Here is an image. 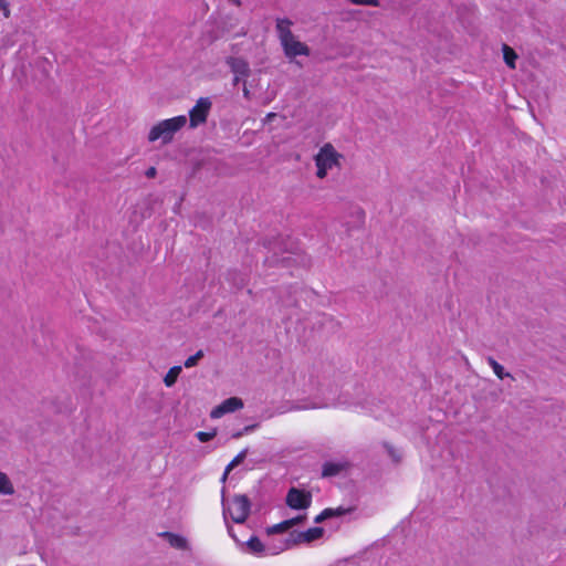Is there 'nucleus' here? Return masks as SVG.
Instances as JSON below:
<instances>
[{
  "instance_id": "6e6552de",
  "label": "nucleus",
  "mask_w": 566,
  "mask_h": 566,
  "mask_svg": "<svg viewBox=\"0 0 566 566\" xmlns=\"http://www.w3.org/2000/svg\"><path fill=\"white\" fill-rule=\"evenodd\" d=\"M233 503L237 505L238 515H231V520L235 524H243L248 520L251 513L252 503L248 495L235 494L233 496Z\"/></svg>"
},
{
  "instance_id": "2eb2a0df",
  "label": "nucleus",
  "mask_w": 566,
  "mask_h": 566,
  "mask_svg": "<svg viewBox=\"0 0 566 566\" xmlns=\"http://www.w3.org/2000/svg\"><path fill=\"white\" fill-rule=\"evenodd\" d=\"M293 541L292 534H290L289 537L280 539L277 543H274L270 546H266L268 553L266 555H277L286 549L292 548L295 545V542Z\"/></svg>"
},
{
  "instance_id": "e433bc0d",
  "label": "nucleus",
  "mask_w": 566,
  "mask_h": 566,
  "mask_svg": "<svg viewBox=\"0 0 566 566\" xmlns=\"http://www.w3.org/2000/svg\"><path fill=\"white\" fill-rule=\"evenodd\" d=\"M85 358H86V356H84V355H81V356H80V359H81V360H84Z\"/></svg>"
},
{
  "instance_id": "7ed1b4c3",
  "label": "nucleus",
  "mask_w": 566,
  "mask_h": 566,
  "mask_svg": "<svg viewBox=\"0 0 566 566\" xmlns=\"http://www.w3.org/2000/svg\"><path fill=\"white\" fill-rule=\"evenodd\" d=\"M342 158L343 155L339 154L332 144L327 143L322 146L314 158L317 167L316 176L319 179L325 178L328 170L340 166L339 160Z\"/></svg>"
},
{
  "instance_id": "1a4fd4ad",
  "label": "nucleus",
  "mask_w": 566,
  "mask_h": 566,
  "mask_svg": "<svg viewBox=\"0 0 566 566\" xmlns=\"http://www.w3.org/2000/svg\"><path fill=\"white\" fill-rule=\"evenodd\" d=\"M306 521H307V515L305 513L298 514L294 517L284 520L277 524L268 526L265 532L269 536L275 535V534H281L295 525H304L306 523Z\"/></svg>"
},
{
  "instance_id": "9d476101",
  "label": "nucleus",
  "mask_w": 566,
  "mask_h": 566,
  "mask_svg": "<svg viewBox=\"0 0 566 566\" xmlns=\"http://www.w3.org/2000/svg\"><path fill=\"white\" fill-rule=\"evenodd\" d=\"M227 64L235 75L234 84H237L241 78L248 77L250 74L249 64L242 57L230 56L227 59Z\"/></svg>"
},
{
  "instance_id": "dca6fc26",
  "label": "nucleus",
  "mask_w": 566,
  "mask_h": 566,
  "mask_svg": "<svg viewBox=\"0 0 566 566\" xmlns=\"http://www.w3.org/2000/svg\"><path fill=\"white\" fill-rule=\"evenodd\" d=\"M14 486L7 473L0 471V495H13Z\"/></svg>"
},
{
  "instance_id": "f03ea898",
  "label": "nucleus",
  "mask_w": 566,
  "mask_h": 566,
  "mask_svg": "<svg viewBox=\"0 0 566 566\" xmlns=\"http://www.w3.org/2000/svg\"><path fill=\"white\" fill-rule=\"evenodd\" d=\"M186 124L187 118L185 115L160 120L149 130L148 140L153 143L161 139L163 144H168L172 140L174 135L185 127Z\"/></svg>"
},
{
  "instance_id": "f704fd0d",
  "label": "nucleus",
  "mask_w": 566,
  "mask_h": 566,
  "mask_svg": "<svg viewBox=\"0 0 566 566\" xmlns=\"http://www.w3.org/2000/svg\"><path fill=\"white\" fill-rule=\"evenodd\" d=\"M227 476L228 474H226V471L223 472L222 476H221V482L224 483L226 480H227Z\"/></svg>"
},
{
  "instance_id": "a211bd4d",
  "label": "nucleus",
  "mask_w": 566,
  "mask_h": 566,
  "mask_svg": "<svg viewBox=\"0 0 566 566\" xmlns=\"http://www.w3.org/2000/svg\"><path fill=\"white\" fill-rule=\"evenodd\" d=\"M382 448L386 450L387 454L390 457L395 464H399L402 460V453L399 449L395 448L391 443L384 441Z\"/></svg>"
},
{
  "instance_id": "f8f14e48",
  "label": "nucleus",
  "mask_w": 566,
  "mask_h": 566,
  "mask_svg": "<svg viewBox=\"0 0 566 566\" xmlns=\"http://www.w3.org/2000/svg\"><path fill=\"white\" fill-rule=\"evenodd\" d=\"M241 549L255 556H263L268 553L266 545L263 544L255 534H252L247 541H243Z\"/></svg>"
},
{
  "instance_id": "393cba45",
  "label": "nucleus",
  "mask_w": 566,
  "mask_h": 566,
  "mask_svg": "<svg viewBox=\"0 0 566 566\" xmlns=\"http://www.w3.org/2000/svg\"><path fill=\"white\" fill-rule=\"evenodd\" d=\"M217 436V429H212L210 431H198L196 433V438L200 441V442H209L211 441L214 437Z\"/></svg>"
},
{
  "instance_id": "b1692460",
  "label": "nucleus",
  "mask_w": 566,
  "mask_h": 566,
  "mask_svg": "<svg viewBox=\"0 0 566 566\" xmlns=\"http://www.w3.org/2000/svg\"><path fill=\"white\" fill-rule=\"evenodd\" d=\"M221 505H222V515H223V520H224V523L227 524L228 521V517L232 514L231 512V509L229 507L228 505V501L226 499V489L223 488L222 491H221Z\"/></svg>"
},
{
  "instance_id": "c85d7f7f",
  "label": "nucleus",
  "mask_w": 566,
  "mask_h": 566,
  "mask_svg": "<svg viewBox=\"0 0 566 566\" xmlns=\"http://www.w3.org/2000/svg\"><path fill=\"white\" fill-rule=\"evenodd\" d=\"M202 357L203 356H188L184 365L186 368L195 367L199 364Z\"/></svg>"
},
{
  "instance_id": "bb28decb",
  "label": "nucleus",
  "mask_w": 566,
  "mask_h": 566,
  "mask_svg": "<svg viewBox=\"0 0 566 566\" xmlns=\"http://www.w3.org/2000/svg\"><path fill=\"white\" fill-rule=\"evenodd\" d=\"M348 1L355 6L379 7L378 0H348Z\"/></svg>"
},
{
  "instance_id": "aec40b11",
  "label": "nucleus",
  "mask_w": 566,
  "mask_h": 566,
  "mask_svg": "<svg viewBox=\"0 0 566 566\" xmlns=\"http://www.w3.org/2000/svg\"><path fill=\"white\" fill-rule=\"evenodd\" d=\"M503 59L509 67L515 69V61L517 59V54L511 46L506 44L503 45Z\"/></svg>"
},
{
  "instance_id": "4be33fe9",
  "label": "nucleus",
  "mask_w": 566,
  "mask_h": 566,
  "mask_svg": "<svg viewBox=\"0 0 566 566\" xmlns=\"http://www.w3.org/2000/svg\"><path fill=\"white\" fill-rule=\"evenodd\" d=\"M328 511L331 512V518H339L347 514L353 513L355 511V507L354 506H349V507L338 506L335 509L328 507Z\"/></svg>"
},
{
  "instance_id": "0eeeda50",
  "label": "nucleus",
  "mask_w": 566,
  "mask_h": 566,
  "mask_svg": "<svg viewBox=\"0 0 566 566\" xmlns=\"http://www.w3.org/2000/svg\"><path fill=\"white\" fill-rule=\"evenodd\" d=\"M295 545L311 544L315 541L321 539L325 534V528L322 526L310 527L305 531H293L291 532Z\"/></svg>"
},
{
  "instance_id": "f257e3e1",
  "label": "nucleus",
  "mask_w": 566,
  "mask_h": 566,
  "mask_svg": "<svg viewBox=\"0 0 566 566\" xmlns=\"http://www.w3.org/2000/svg\"><path fill=\"white\" fill-rule=\"evenodd\" d=\"M292 25L293 22L287 18L276 19L275 29L285 56L289 60H293L298 55L308 56L311 53L310 48L297 40L291 30Z\"/></svg>"
},
{
  "instance_id": "423d86ee",
  "label": "nucleus",
  "mask_w": 566,
  "mask_h": 566,
  "mask_svg": "<svg viewBox=\"0 0 566 566\" xmlns=\"http://www.w3.org/2000/svg\"><path fill=\"white\" fill-rule=\"evenodd\" d=\"M243 406V400L240 397H229L211 410L210 417L212 419H218L227 413L235 412L242 409Z\"/></svg>"
},
{
  "instance_id": "72a5a7b5",
  "label": "nucleus",
  "mask_w": 566,
  "mask_h": 566,
  "mask_svg": "<svg viewBox=\"0 0 566 566\" xmlns=\"http://www.w3.org/2000/svg\"><path fill=\"white\" fill-rule=\"evenodd\" d=\"M275 116H276V114H275V113H269V114L266 115V119H268V120H271V119H273Z\"/></svg>"
},
{
  "instance_id": "20e7f679",
  "label": "nucleus",
  "mask_w": 566,
  "mask_h": 566,
  "mask_svg": "<svg viewBox=\"0 0 566 566\" xmlns=\"http://www.w3.org/2000/svg\"><path fill=\"white\" fill-rule=\"evenodd\" d=\"M285 504L291 510L305 511L312 504V493L305 489L291 486L285 496Z\"/></svg>"
},
{
  "instance_id": "5701e85b",
  "label": "nucleus",
  "mask_w": 566,
  "mask_h": 566,
  "mask_svg": "<svg viewBox=\"0 0 566 566\" xmlns=\"http://www.w3.org/2000/svg\"><path fill=\"white\" fill-rule=\"evenodd\" d=\"M259 427H260V423L248 424V426L243 427L242 429H240L238 431H234L231 434V438L232 439H239V438L243 437L244 434H248V433H251V432L255 431Z\"/></svg>"
},
{
  "instance_id": "cd10ccee",
  "label": "nucleus",
  "mask_w": 566,
  "mask_h": 566,
  "mask_svg": "<svg viewBox=\"0 0 566 566\" xmlns=\"http://www.w3.org/2000/svg\"><path fill=\"white\" fill-rule=\"evenodd\" d=\"M329 518H331V512L328 511V507H327V509H324L318 515H316L314 517V523L321 524Z\"/></svg>"
},
{
  "instance_id": "ddd939ff",
  "label": "nucleus",
  "mask_w": 566,
  "mask_h": 566,
  "mask_svg": "<svg viewBox=\"0 0 566 566\" xmlns=\"http://www.w3.org/2000/svg\"><path fill=\"white\" fill-rule=\"evenodd\" d=\"M161 536L176 549L186 551L190 548L188 539L181 534L166 531L161 533Z\"/></svg>"
},
{
  "instance_id": "9b49d317",
  "label": "nucleus",
  "mask_w": 566,
  "mask_h": 566,
  "mask_svg": "<svg viewBox=\"0 0 566 566\" xmlns=\"http://www.w3.org/2000/svg\"><path fill=\"white\" fill-rule=\"evenodd\" d=\"M43 408L50 410L54 415L71 413L70 399H61L59 397L42 400Z\"/></svg>"
},
{
  "instance_id": "c9c22d12",
  "label": "nucleus",
  "mask_w": 566,
  "mask_h": 566,
  "mask_svg": "<svg viewBox=\"0 0 566 566\" xmlns=\"http://www.w3.org/2000/svg\"><path fill=\"white\" fill-rule=\"evenodd\" d=\"M328 377H331V375H329V373H328V371H326V370H325V371H324V375H323V378L325 379V378H328Z\"/></svg>"
},
{
  "instance_id": "a878e982",
  "label": "nucleus",
  "mask_w": 566,
  "mask_h": 566,
  "mask_svg": "<svg viewBox=\"0 0 566 566\" xmlns=\"http://www.w3.org/2000/svg\"><path fill=\"white\" fill-rule=\"evenodd\" d=\"M227 531L229 536L235 542V544L241 547L243 539L239 536V533L234 531L233 526L229 522H227Z\"/></svg>"
},
{
  "instance_id": "2f4dec72",
  "label": "nucleus",
  "mask_w": 566,
  "mask_h": 566,
  "mask_svg": "<svg viewBox=\"0 0 566 566\" xmlns=\"http://www.w3.org/2000/svg\"><path fill=\"white\" fill-rule=\"evenodd\" d=\"M332 377L334 378V382L336 384V386H339V380H340L339 377L336 376L335 373H333Z\"/></svg>"
},
{
  "instance_id": "473e14b6",
  "label": "nucleus",
  "mask_w": 566,
  "mask_h": 566,
  "mask_svg": "<svg viewBox=\"0 0 566 566\" xmlns=\"http://www.w3.org/2000/svg\"><path fill=\"white\" fill-rule=\"evenodd\" d=\"M229 1L232 2L237 7H241V4H242L241 0H229Z\"/></svg>"
},
{
  "instance_id": "39448f33",
  "label": "nucleus",
  "mask_w": 566,
  "mask_h": 566,
  "mask_svg": "<svg viewBox=\"0 0 566 566\" xmlns=\"http://www.w3.org/2000/svg\"><path fill=\"white\" fill-rule=\"evenodd\" d=\"M211 101L208 97H200L196 105L189 111V125L196 128L207 122L211 109Z\"/></svg>"
},
{
  "instance_id": "f3484780",
  "label": "nucleus",
  "mask_w": 566,
  "mask_h": 566,
  "mask_svg": "<svg viewBox=\"0 0 566 566\" xmlns=\"http://www.w3.org/2000/svg\"><path fill=\"white\" fill-rule=\"evenodd\" d=\"M181 371H182L181 366H179V365L172 366L164 377L165 386L168 388L172 387L177 382V379Z\"/></svg>"
},
{
  "instance_id": "412c9836",
  "label": "nucleus",
  "mask_w": 566,
  "mask_h": 566,
  "mask_svg": "<svg viewBox=\"0 0 566 566\" xmlns=\"http://www.w3.org/2000/svg\"><path fill=\"white\" fill-rule=\"evenodd\" d=\"M249 453V449L245 448L243 449L242 451H240L233 459L232 461L226 467V474H229L231 470H233L235 467H238L239 464H241L247 455Z\"/></svg>"
},
{
  "instance_id": "c756f323",
  "label": "nucleus",
  "mask_w": 566,
  "mask_h": 566,
  "mask_svg": "<svg viewBox=\"0 0 566 566\" xmlns=\"http://www.w3.org/2000/svg\"><path fill=\"white\" fill-rule=\"evenodd\" d=\"M0 8L2 9L3 11V15L6 18H9L10 15V9H9V6H8V2L6 0H0Z\"/></svg>"
},
{
  "instance_id": "7c9ffc66",
  "label": "nucleus",
  "mask_w": 566,
  "mask_h": 566,
  "mask_svg": "<svg viewBox=\"0 0 566 566\" xmlns=\"http://www.w3.org/2000/svg\"><path fill=\"white\" fill-rule=\"evenodd\" d=\"M157 175V169L155 167H149L146 171H145V176L147 178H155Z\"/></svg>"
},
{
  "instance_id": "4468645a",
  "label": "nucleus",
  "mask_w": 566,
  "mask_h": 566,
  "mask_svg": "<svg viewBox=\"0 0 566 566\" xmlns=\"http://www.w3.org/2000/svg\"><path fill=\"white\" fill-rule=\"evenodd\" d=\"M347 468L346 462L339 461H325L322 465V476L333 478L340 474Z\"/></svg>"
},
{
  "instance_id": "6ab92c4d",
  "label": "nucleus",
  "mask_w": 566,
  "mask_h": 566,
  "mask_svg": "<svg viewBox=\"0 0 566 566\" xmlns=\"http://www.w3.org/2000/svg\"><path fill=\"white\" fill-rule=\"evenodd\" d=\"M486 359L490 366L493 368L494 374L500 378L504 379L505 377L512 378L511 374L505 371L504 367L497 363L493 356H486Z\"/></svg>"
}]
</instances>
